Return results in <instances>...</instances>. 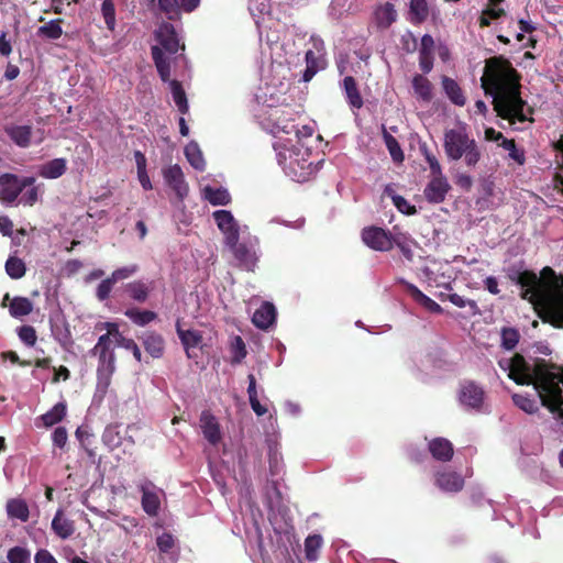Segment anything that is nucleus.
Wrapping results in <instances>:
<instances>
[{
	"mask_svg": "<svg viewBox=\"0 0 563 563\" xmlns=\"http://www.w3.org/2000/svg\"><path fill=\"white\" fill-rule=\"evenodd\" d=\"M97 329H106L110 334H113L114 342L118 346L132 352L137 362H142V352L133 339L125 338L119 330L118 323L102 322L97 324Z\"/></svg>",
	"mask_w": 563,
	"mask_h": 563,
	"instance_id": "obj_13",
	"label": "nucleus"
},
{
	"mask_svg": "<svg viewBox=\"0 0 563 563\" xmlns=\"http://www.w3.org/2000/svg\"><path fill=\"white\" fill-rule=\"evenodd\" d=\"M434 41L433 37H421V47L419 55H433Z\"/></svg>",
	"mask_w": 563,
	"mask_h": 563,
	"instance_id": "obj_62",
	"label": "nucleus"
},
{
	"mask_svg": "<svg viewBox=\"0 0 563 563\" xmlns=\"http://www.w3.org/2000/svg\"><path fill=\"white\" fill-rule=\"evenodd\" d=\"M139 339L142 341L144 350L153 358H161L165 352V340L156 331H145Z\"/></svg>",
	"mask_w": 563,
	"mask_h": 563,
	"instance_id": "obj_18",
	"label": "nucleus"
},
{
	"mask_svg": "<svg viewBox=\"0 0 563 563\" xmlns=\"http://www.w3.org/2000/svg\"><path fill=\"white\" fill-rule=\"evenodd\" d=\"M113 334L107 333L99 336L91 354L98 356L97 386L106 391L111 383V376L115 371V354L113 349Z\"/></svg>",
	"mask_w": 563,
	"mask_h": 563,
	"instance_id": "obj_5",
	"label": "nucleus"
},
{
	"mask_svg": "<svg viewBox=\"0 0 563 563\" xmlns=\"http://www.w3.org/2000/svg\"><path fill=\"white\" fill-rule=\"evenodd\" d=\"M410 21L416 24L424 22L429 15V8L426 0H410Z\"/></svg>",
	"mask_w": 563,
	"mask_h": 563,
	"instance_id": "obj_36",
	"label": "nucleus"
},
{
	"mask_svg": "<svg viewBox=\"0 0 563 563\" xmlns=\"http://www.w3.org/2000/svg\"><path fill=\"white\" fill-rule=\"evenodd\" d=\"M173 99L181 114H186L189 110L186 92L178 80L170 81Z\"/></svg>",
	"mask_w": 563,
	"mask_h": 563,
	"instance_id": "obj_39",
	"label": "nucleus"
},
{
	"mask_svg": "<svg viewBox=\"0 0 563 563\" xmlns=\"http://www.w3.org/2000/svg\"><path fill=\"white\" fill-rule=\"evenodd\" d=\"M114 284L115 282L112 280L111 276H109L98 285L96 290V297L98 298L99 301H104L109 298Z\"/></svg>",
	"mask_w": 563,
	"mask_h": 563,
	"instance_id": "obj_54",
	"label": "nucleus"
},
{
	"mask_svg": "<svg viewBox=\"0 0 563 563\" xmlns=\"http://www.w3.org/2000/svg\"><path fill=\"white\" fill-rule=\"evenodd\" d=\"M134 324L145 327L157 319V313L152 310H140L137 308H129L124 312Z\"/></svg>",
	"mask_w": 563,
	"mask_h": 563,
	"instance_id": "obj_32",
	"label": "nucleus"
},
{
	"mask_svg": "<svg viewBox=\"0 0 563 563\" xmlns=\"http://www.w3.org/2000/svg\"><path fill=\"white\" fill-rule=\"evenodd\" d=\"M227 243L231 247L234 258L239 262L240 266L247 271H253L257 261L255 252L246 244L239 243V235L235 236L232 234Z\"/></svg>",
	"mask_w": 563,
	"mask_h": 563,
	"instance_id": "obj_11",
	"label": "nucleus"
},
{
	"mask_svg": "<svg viewBox=\"0 0 563 563\" xmlns=\"http://www.w3.org/2000/svg\"><path fill=\"white\" fill-rule=\"evenodd\" d=\"M435 485L446 493H457L464 487V478L456 472L443 471L435 474Z\"/></svg>",
	"mask_w": 563,
	"mask_h": 563,
	"instance_id": "obj_17",
	"label": "nucleus"
},
{
	"mask_svg": "<svg viewBox=\"0 0 563 563\" xmlns=\"http://www.w3.org/2000/svg\"><path fill=\"white\" fill-rule=\"evenodd\" d=\"M393 202L397 210L404 214L412 216L417 213V209L415 206L410 205V202L400 195H391Z\"/></svg>",
	"mask_w": 563,
	"mask_h": 563,
	"instance_id": "obj_51",
	"label": "nucleus"
},
{
	"mask_svg": "<svg viewBox=\"0 0 563 563\" xmlns=\"http://www.w3.org/2000/svg\"><path fill=\"white\" fill-rule=\"evenodd\" d=\"M406 289H407L408 294L412 297V299L417 303H419L420 306L426 308L428 311L433 312V313H442L443 312L442 307L438 302H435L433 299H431L430 297L424 295L413 284L407 283L406 284Z\"/></svg>",
	"mask_w": 563,
	"mask_h": 563,
	"instance_id": "obj_25",
	"label": "nucleus"
},
{
	"mask_svg": "<svg viewBox=\"0 0 563 563\" xmlns=\"http://www.w3.org/2000/svg\"><path fill=\"white\" fill-rule=\"evenodd\" d=\"M53 443L58 448H64L66 445L68 434L67 430L64 427H57L52 434Z\"/></svg>",
	"mask_w": 563,
	"mask_h": 563,
	"instance_id": "obj_59",
	"label": "nucleus"
},
{
	"mask_svg": "<svg viewBox=\"0 0 563 563\" xmlns=\"http://www.w3.org/2000/svg\"><path fill=\"white\" fill-rule=\"evenodd\" d=\"M60 22L62 20L59 19L51 21L48 24L41 26L38 32L42 35H62Z\"/></svg>",
	"mask_w": 563,
	"mask_h": 563,
	"instance_id": "obj_58",
	"label": "nucleus"
},
{
	"mask_svg": "<svg viewBox=\"0 0 563 563\" xmlns=\"http://www.w3.org/2000/svg\"><path fill=\"white\" fill-rule=\"evenodd\" d=\"M396 245L404 257L408 261H412L413 258V252L411 250L410 244L406 241V238L402 235H395L393 236V246Z\"/></svg>",
	"mask_w": 563,
	"mask_h": 563,
	"instance_id": "obj_56",
	"label": "nucleus"
},
{
	"mask_svg": "<svg viewBox=\"0 0 563 563\" xmlns=\"http://www.w3.org/2000/svg\"><path fill=\"white\" fill-rule=\"evenodd\" d=\"M276 158L284 170L298 181L303 180L309 174L310 164H306L307 162L303 161V164L300 165L298 158H294L291 153L287 155L286 152L279 151L276 154Z\"/></svg>",
	"mask_w": 563,
	"mask_h": 563,
	"instance_id": "obj_12",
	"label": "nucleus"
},
{
	"mask_svg": "<svg viewBox=\"0 0 563 563\" xmlns=\"http://www.w3.org/2000/svg\"><path fill=\"white\" fill-rule=\"evenodd\" d=\"M276 320V309L272 302L264 301L258 309L255 310L252 322L262 330L268 329Z\"/></svg>",
	"mask_w": 563,
	"mask_h": 563,
	"instance_id": "obj_20",
	"label": "nucleus"
},
{
	"mask_svg": "<svg viewBox=\"0 0 563 563\" xmlns=\"http://www.w3.org/2000/svg\"><path fill=\"white\" fill-rule=\"evenodd\" d=\"M428 450L432 457L439 462H450L454 455V448L451 441L445 438H433L428 443Z\"/></svg>",
	"mask_w": 563,
	"mask_h": 563,
	"instance_id": "obj_19",
	"label": "nucleus"
},
{
	"mask_svg": "<svg viewBox=\"0 0 563 563\" xmlns=\"http://www.w3.org/2000/svg\"><path fill=\"white\" fill-rule=\"evenodd\" d=\"M67 407L65 402H57L51 410L41 418L45 427H52L60 422L66 416Z\"/></svg>",
	"mask_w": 563,
	"mask_h": 563,
	"instance_id": "obj_37",
	"label": "nucleus"
},
{
	"mask_svg": "<svg viewBox=\"0 0 563 563\" xmlns=\"http://www.w3.org/2000/svg\"><path fill=\"white\" fill-rule=\"evenodd\" d=\"M52 529L62 539H67L75 532L74 521L65 518L62 510L56 511L52 520Z\"/></svg>",
	"mask_w": 563,
	"mask_h": 563,
	"instance_id": "obj_27",
	"label": "nucleus"
},
{
	"mask_svg": "<svg viewBox=\"0 0 563 563\" xmlns=\"http://www.w3.org/2000/svg\"><path fill=\"white\" fill-rule=\"evenodd\" d=\"M159 45L152 46V57L163 81L170 78V64L166 53L173 55L180 48L179 37H158Z\"/></svg>",
	"mask_w": 563,
	"mask_h": 563,
	"instance_id": "obj_6",
	"label": "nucleus"
},
{
	"mask_svg": "<svg viewBox=\"0 0 563 563\" xmlns=\"http://www.w3.org/2000/svg\"><path fill=\"white\" fill-rule=\"evenodd\" d=\"M174 545L170 534H163L157 538V547L162 552H167Z\"/></svg>",
	"mask_w": 563,
	"mask_h": 563,
	"instance_id": "obj_64",
	"label": "nucleus"
},
{
	"mask_svg": "<svg viewBox=\"0 0 563 563\" xmlns=\"http://www.w3.org/2000/svg\"><path fill=\"white\" fill-rule=\"evenodd\" d=\"M5 134L19 147H29L32 140V126L30 125H7L4 128Z\"/></svg>",
	"mask_w": 563,
	"mask_h": 563,
	"instance_id": "obj_21",
	"label": "nucleus"
},
{
	"mask_svg": "<svg viewBox=\"0 0 563 563\" xmlns=\"http://www.w3.org/2000/svg\"><path fill=\"white\" fill-rule=\"evenodd\" d=\"M313 48L306 52V69L302 75L305 82L310 81L314 75L327 67L324 46L321 38L312 37Z\"/></svg>",
	"mask_w": 563,
	"mask_h": 563,
	"instance_id": "obj_7",
	"label": "nucleus"
},
{
	"mask_svg": "<svg viewBox=\"0 0 563 563\" xmlns=\"http://www.w3.org/2000/svg\"><path fill=\"white\" fill-rule=\"evenodd\" d=\"M200 428L202 430L205 439L212 445H217L222 437L220 424L217 418L209 411L203 410L200 415Z\"/></svg>",
	"mask_w": 563,
	"mask_h": 563,
	"instance_id": "obj_16",
	"label": "nucleus"
},
{
	"mask_svg": "<svg viewBox=\"0 0 563 563\" xmlns=\"http://www.w3.org/2000/svg\"><path fill=\"white\" fill-rule=\"evenodd\" d=\"M21 192L19 177L16 175L5 173L0 176V200L2 202H14Z\"/></svg>",
	"mask_w": 563,
	"mask_h": 563,
	"instance_id": "obj_15",
	"label": "nucleus"
},
{
	"mask_svg": "<svg viewBox=\"0 0 563 563\" xmlns=\"http://www.w3.org/2000/svg\"><path fill=\"white\" fill-rule=\"evenodd\" d=\"M0 232L4 236H11L13 233V222L7 216L0 217Z\"/></svg>",
	"mask_w": 563,
	"mask_h": 563,
	"instance_id": "obj_63",
	"label": "nucleus"
},
{
	"mask_svg": "<svg viewBox=\"0 0 563 563\" xmlns=\"http://www.w3.org/2000/svg\"><path fill=\"white\" fill-rule=\"evenodd\" d=\"M101 13L109 31H114L115 26V8L113 0H103L101 4Z\"/></svg>",
	"mask_w": 563,
	"mask_h": 563,
	"instance_id": "obj_48",
	"label": "nucleus"
},
{
	"mask_svg": "<svg viewBox=\"0 0 563 563\" xmlns=\"http://www.w3.org/2000/svg\"><path fill=\"white\" fill-rule=\"evenodd\" d=\"M153 290V282L145 283L142 279L133 280L125 285V292L128 296L140 303L145 302Z\"/></svg>",
	"mask_w": 563,
	"mask_h": 563,
	"instance_id": "obj_23",
	"label": "nucleus"
},
{
	"mask_svg": "<svg viewBox=\"0 0 563 563\" xmlns=\"http://www.w3.org/2000/svg\"><path fill=\"white\" fill-rule=\"evenodd\" d=\"M501 15H505V11L503 9L487 8L479 16V25L487 26L490 24L492 20H497Z\"/></svg>",
	"mask_w": 563,
	"mask_h": 563,
	"instance_id": "obj_55",
	"label": "nucleus"
},
{
	"mask_svg": "<svg viewBox=\"0 0 563 563\" xmlns=\"http://www.w3.org/2000/svg\"><path fill=\"white\" fill-rule=\"evenodd\" d=\"M33 310L32 301L26 297H14L9 303V312L13 318L27 316Z\"/></svg>",
	"mask_w": 563,
	"mask_h": 563,
	"instance_id": "obj_34",
	"label": "nucleus"
},
{
	"mask_svg": "<svg viewBox=\"0 0 563 563\" xmlns=\"http://www.w3.org/2000/svg\"><path fill=\"white\" fill-rule=\"evenodd\" d=\"M397 12L394 4L387 2L375 10L374 19L380 31L386 30L396 21Z\"/></svg>",
	"mask_w": 563,
	"mask_h": 563,
	"instance_id": "obj_26",
	"label": "nucleus"
},
{
	"mask_svg": "<svg viewBox=\"0 0 563 563\" xmlns=\"http://www.w3.org/2000/svg\"><path fill=\"white\" fill-rule=\"evenodd\" d=\"M391 233L380 227L369 225L363 228L361 238L363 243L377 252H388L393 249Z\"/></svg>",
	"mask_w": 563,
	"mask_h": 563,
	"instance_id": "obj_8",
	"label": "nucleus"
},
{
	"mask_svg": "<svg viewBox=\"0 0 563 563\" xmlns=\"http://www.w3.org/2000/svg\"><path fill=\"white\" fill-rule=\"evenodd\" d=\"M498 365L508 371V377L517 385H532L541 405L563 424V367L544 358L534 357L529 362L520 353L503 358Z\"/></svg>",
	"mask_w": 563,
	"mask_h": 563,
	"instance_id": "obj_1",
	"label": "nucleus"
},
{
	"mask_svg": "<svg viewBox=\"0 0 563 563\" xmlns=\"http://www.w3.org/2000/svg\"><path fill=\"white\" fill-rule=\"evenodd\" d=\"M166 185L175 192L179 201H183L189 192L188 184L181 167L178 164L172 165L163 170Z\"/></svg>",
	"mask_w": 563,
	"mask_h": 563,
	"instance_id": "obj_10",
	"label": "nucleus"
},
{
	"mask_svg": "<svg viewBox=\"0 0 563 563\" xmlns=\"http://www.w3.org/2000/svg\"><path fill=\"white\" fill-rule=\"evenodd\" d=\"M443 89L448 96V98L456 106H464L465 104V97L462 92L461 87L459 84L449 77H443L442 79Z\"/></svg>",
	"mask_w": 563,
	"mask_h": 563,
	"instance_id": "obj_33",
	"label": "nucleus"
},
{
	"mask_svg": "<svg viewBox=\"0 0 563 563\" xmlns=\"http://www.w3.org/2000/svg\"><path fill=\"white\" fill-rule=\"evenodd\" d=\"M459 399L468 409L482 411L485 399L484 389L475 382L468 380L461 386Z\"/></svg>",
	"mask_w": 563,
	"mask_h": 563,
	"instance_id": "obj_9",
	"label": "nucleus"
},
{
	"mask_svg": "<svg viewBox=\"0 0 563 563\" xmlns=\"http://www.w3.org/2000/svg\"><path fill=\"white\" fill-rule=\"evenodd\" d=\"M176 332L181 344L184 345L187 356L191 358V350L198 347L202 343V334L197 330L181 329L179 320L176 322Z\"/></svg>",
	"mask_w": 563,
	"mask_h": 563,
	"instance_id": "obj_22",
	"label": "nucleus"
},
{
	"mask_svg": "<svg viewBox=\"0 0 563 563\" xmlns=\"http://www.w3.org/2000/svg\"><path fill=\"white\" fill-rule=\"evenodd\" d=\"M201 0H178L179 14L181 11L186 13L194 12L199 5Z\"/></svg>",
	"mask_w": 563,
	"mask_h": 563,
	"instance_id": "obj_60",
	"label": "nucleus"
},
{
	"mask_svg": "<svg viewBox=\"0 0 563 563\" xmlns=\"http://www.w3.org/2000/svg\"><path fill=\"white\" fill-rule=\"evenodd\" d=\"M323 540L320 534L308 536L305 540V554L308 561H316L319 558V551L322 547Z\"/></svg>",
	"mask_w": 563,
	"mask_h": 563,
	"instance_id": "obj_38",
	"label": "nucleus"
},
{
	"mask_svg": "<svg viewBox=\"0 0 563 563\" xmlns=\"http://www.w3.org/2000/svg\"><path fill=\"white\" fill-rule=\"evenodd\" d=\"M448 299L451 303L459 308H464L466 306H470L471 309L477 310V303L474 300L465 299L464 297L460 296L459 294H449Z\"/></svg>",
	"mask_w": 563,
	"mask_h": 563,
	"instance_id": "obj_57",
	"label": "nucleus"
},
{
	"mask_svg": "<svg viewBox=\"0 0 563 563\" xmlns=\"http://www.w3.org/2000/svg\"><path fill=\"white\" fill-rule=\"evenodd\" d=\"M20 340L29 346H34L37 340L36 331L32 325H22L19 329Z\"/></svg>",
	"mask_w": 563,
	"mask_h": 563,
	"instance_id": "obj_53",
	"label": "nucleus"
},
{
	"mask_svg": "<svg viewBox=\"0 0 563 563\" xmlns=\"http://www.w3.org/2000/svg\"><path fill=\"white\" fill-rule=\"evenodd\" d=\"M185 155L190 165L197 170H203L206 163L202 153L198 148L197 144H190L185 148Z\"/></svg>",
	"mask_w": 563,
	"mask_h": 563,
	"instance_id": "obj_43",
	"label": "nucleus"
},
{
	"mask_svg": "<svg viewBox=\"0 0 563 563\" xmlns=\"http://www.w3.org/2000/svg\"><path fill=\"white\" fill-rule=\"evenodd\" d=\"M384 140L393 161L396 163H401L404 161V152L398 141L387 132L384 133Z\"/></svg>",
	"mask_w": 563,
	"mask_h": 563,
	"instance_id": "obj_44",
	"label": "nucleus"
},
{
	"mask_svg": "<svg viewBox=\"0 0 563 563\" xmlns=\"http://www.w3.org/2000/svg\"><path fill=\"white\" fill-rule=\"evenodd\" d=\"M511 398L514 404L527 413H534L539 409L537 401L529 396L514 394Z\"/></svg>",
	"mask_w": 563,
	"mask_h": 563,
	"instance_id": "obj_45",
	"label": "nucleus"
},
{
	"mask_svg": "<svg viewBox=\"0 0 563 563\" xmlns=\"http://www.w3.org/2000/svg\"><path fill=\"white\" fill-rule=\"evenodd\" d=\"M443 148L449 161L463 158L467 167H475L482 158L477 142L468 135L465 128L446 130Z\"/></svg>",
	"mask_w": 563,
	"mask_h": 563,
	"instance_id": "obj_4",
	"label": "nucleus"
},
{
	"mask_svg": "<svg viewBox=\"0 0 563 563\" xmlns=\"http://www.w3.org/2000/svg\"><path fill=\"white\" fill-rule=\"evenodd\" d=\"M7 514L9 518L19 519L22 522H26L30 517L29 506L25 500L21 498H12L8 500Z\"/></svg>",
	"mask_w": 563,
	"mask_h": 563,
	"instance_id": "obj_30",
	"label": "nucleus"
},
{
	"mask_svg": "<svg viewBox=\"0 0 563 563\" xmlns=\"http://www.w3.org/2000/svg\"><path fill=\"white\" fill-rule=\"evenodd\" d=\"M501 347L511 351L514 350L520 340V333L516 328L505 327L500 332Z\"/></svg>",
	"mask_w": 563,
	"mask_h": 563,
	"instance_id": "obj_40",
	"label": "nucleus"
},
{
	"mask_svg": "<svg viewBox=\"0 0 563 563\" xmlns=\"http://www.w3.org/2000/svg\"><path fill=\"white\" fill-rule=\"evenodd\" d=\"M66 164L65 158H54L41 166L40 175L47 179H56L65 174Z\"/></svg>",
	"mask_w": 563,
	"mask_h": 563,
	"instance_id": "obj_29",
	"label": "nucleus"
},
{
	"mask_svg": "<svg viewBox=\"0 0 563 563\" xmlns=\"http://www.w3.org/2000/svg\"><path fill=\"white\" fill-rule=\"evenodd\" d=\"M140 267L137 264H130L120 268H117L110 275L112 280L115 283L128 279L139 272Z\"/></svg>",
	"mask_w": 563,
	"mask_h": 563,
	"instance_id": "obj_49",
	"label": "nucleus"
},
{
	"mask_svg": "<svg viewBox=\"0 0 563 563\" xmlns=\"http://www.w3.org/2000/svg\"><path fill=\"white\" fill-rule=\"evenodd\" d=\"M450 189L451 186L441 172V175H432V178L424 188L423 194L429 202L441 203L444 201Z\"/></svg>",
	"mask_w": 563,
	"mask_h": 563,
	"instance_id": "obj_14",
	"label": "nucleus"
},
{
	"mask_svg": "<svg viewBox=\"0 0 563 563\" xmlns=\"http://www.w3.org/2000/svg\"><path fill=\"white\" fill-rule=\"evenodd\" d=\"M5 272L12 279H20L25 275L24 262L15 256H10L5 262Z\"/></svg>",
	"mask_w": 563,
	"mask_h": 563,
	"instance_id": "obj_41",
	"label": "nucleus"
},
{
	"mask_svg": "<svg viewBox=\"0 0 563 563\" xmlns=\"http://www.w3.org/2000/svg\"><path fill=\"white\" fill-rule=\"evenodd\" d=\"M7 559L9 563H30L31 552L23 547H13L8 551Z\"/></svg>",
	"mask_w": 563,
	"mask_h": 563,
	"instance_id": "obj_47",
	"label": "nucleus"
},
{
	"mask_svg": "<svg viewBox=\"0 0 563 563\" xmlns=\"http://www.w3.org/2000/svg\"><path fill=\"white\" fill-rule=\"evenodd\" d=\"M232 353H233V356L231 360L232 364H240L242 362V360L245 358V356L247 354L245 343L242 340V338L239 335L234 338V342L232 344Z\"/></svg>",
	"mask_w": 563,
	"mask_h": 563,
	"instance_id": "obj_50",
	"label": "nucleus"
},
{
	"mask_svg": "<svg viewBox=\"0 0 563 563\" xmlns=\"http://www.w3.org/2000/svg\"><path fill=\"white\" fill-rule=\"evenodd\" d=\"M420 151L422 152L426 162L429 164L431 174L432 175H441L442 167H441L437 156L432 152H430L426 145H421Z\"/></svg>",
	"mask_w": 563,
	"mask_h": 563,
	"instance_id": "obj_52",
	"label": "nucleus"
},
{
	"mask_svg": "<svg viewBox=\"0 0 563 563\" xmlns=\"http://www.w3.org/2000/svg\"><path fill=\"white\" fill-rule=\"evenodd\" d=\"M520 80V74L507 58L494 56L486 59L481 86L485 95L493 97L497 115L510 123L528 120L523 113L527 102L521 98Z\"/></svg>",
	"mask_w": 563,
	"mask_h": 563,
	"instance_id": "obj_3",
	"label": "nucleus"
},
{
	"mask_svg": "<svg viewBox=\"0 0 563 563\" xmlns=\"http://www.w3.org/2000/svg\"><path fill=\"white\" fill-rule=\"evenodd\" d=\"M203 198L212 206H227L231 201V196L225 188H214L206 186L202 190Z\"/></svg>",
	"mask_w": 563,
	"mask_h": 563,
	"instance_id": "obj_31",
	"label": "nucleus"
},
{
	"mask_svg": "<svg viewBox=\"0 0 563 563\" xmlns=\"http://www.w3.org/2000/svg\"><path fill=\"white\" fill-rule=\"evenodd\" d=\"M159 498L156 493L150 490H143L142 495V507L144 511L150 516H155L159 509Z\"/></svg>",
	"mask_w": 563,
	"mask_h": 563,
	"instance_id": "obj_42",
	"label": "nucleus"
},
{
	"mask_svg": "<svg viewBox=\"0 0 563 563\" xmlns=\"http://www.w3.org/2000/svg\"><path fill=\"white\" fill-rule=\"evenodd\" d=\"M415 93L423 101L429 102L432 99V85L428 78L422 75H416L412 79Z\"/></svg>",
	"mask_w": 563,
	"mask_h": 563,
	"instance_id": "obj_35",
	"label": "nucleus"
},
{
	"mask_svg": "<svg viewBox=\"0 0 563 563\" xmlns=\"http://www.w3.org/2000/svg\"><path fill=\"white\" fill-rule=\"evenodd\" d=\"M508 278L520 286V297L534 308L540 307L538 316L544 323L563 329V274L545 266L540 276L533 271L508 269Z\"/></svg>",
	"mask_w": 563,
	"mask_h": 563,
	"instance_id": "obj_2",
	"label": "nucleus"
},
{
	"mask_svg": "<svg viewBox=\"0 0 563 563\" xmlns=\"http://www.w3.org/2000/svg\"><path fill=\"white\" fill-rule=\"evenodd\" d=\"M158 9L169 20L179 19V5L178 0H157Z\"/></svg>",
	"mask_w": 563,
	"mask_h": 563,
	"instance_id": "obj_46",
	"label": "nucleus"
},
{
	"mask_svg": "<svg viewBox=\"0 0 563 563\" xmlns=\"http://www.w3.org/2000/svg\"><path fill=\"white\" fill-rule=\"evenodd\" d=\"M213 219L218 228L227 234V242L234 234L239 235V230L232 213L228 210H217L213 212Z\"/></svg>",
	"mask_w": 563,
	"mask_h": 563,
	"instance_id": "obj_24",
	"label": "nucleus"
},
{
	"mask_svg": "<svg viewBox=\"0 0 563 563\" xmlns=\"http://www.w3.org/2000/svg\"><path fill=\"white\" fill-rule=\"evenodd\" d=\"M35 563H57L52 553L45 549L38 550L34 559Z\"/></svg>",
	"mask_w": 563,
	"mask_h": 563,
	"instance_id": "obj_61",
	"label": "nucleus"
},
{
	"mask_svg": "<svg viewBox=\"0 0 563 563\" xmlns=\"http://www.w3.org/2000/svg\"><path fill=\"white\" fill-rule=\"evenodd\" d=\"M343 88L349 104L353 109H361L363 107V98L356 85V80L352 76H346L343 79Z\"/></svg>",
	"mask_w": 563,
	"mask_h": 563,
	"instance_id": "obj_28",
	"label": "nucleus"
}]
</instances>
